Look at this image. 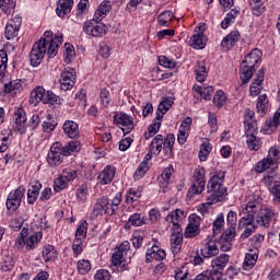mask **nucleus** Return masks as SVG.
Here are the masks:
<instances>
[{
	"label": "nucleus",
	"mask_w": 280,
	"mask_h": 280,
	"mask_svg": "<svg viewBox=\"0 0 280 280\" xmlns=\"http://www.w3.org/2000/svg\"><path fill=\"white\" fill-rule=\"evenodd\" d=\"M240 38H242V35L240 34V31H232L230 34H228L221 42V47L225 51H229V49H233L237 43H240Z\"/></svg>",
	"instance_id": "dca6fc26"
},
{
	"label": "nucleus",
	"mask_w": 280,
	"mask_h": 280,
	"mask_svg": "<svg viewBox=\"0 0 280 280\" xmlns=\"http://www.w3.org/2000/svg\"><path fill=\"white\" fill-rule=\"evenodd\" d=\"M161 119H163V115H161V113H158V116L155 117L153 122L149 126L148 130L156 135V132L161 130Z\"/></svg>",
	"instance_id": "13d9d810"
},
{
	"label": "nucleus",
	"mask_w": 280,
	"mask_h": 280,
	"mask_svg": "<svg viewBox=\"0 0 280 280\" xmlns=\"http://www.w3.org/2000/svg\"><path fill=\"white\" fill-rule=\"evenodd\" d=\"M94 279L95 280H110V272H108V270L101 269L95 273Z\"/></svg>",
	"instance_id": "774afa93"
},
{
	"label": "nucleus",
	"mask_w": 280,
	"mask_h": 280,
	"mask_svg": "<svg viewBox=\"0 0 280 280\" xmlns=\"http://www.w3.org/2000/svg\"><path fill=\"white\" fill-rule=\"evenodd\" d=\"M203 275L208 277V280H220L222 279V271L220 269H212L203 271Z\"/></svg>",
	"instance_id": "680f3d73"
},
{
	"label": "nucleus",
	"mask_w": 280,
	"mask_h": 280,
	"mask_svg": "<svg viewBox=\"0 0 280 280\" xmlns=\"http://www.w3.org/2000/svg\"><path fill=\"white\" fill-rule=\"evenodd\" d=\"M256 106H257L258 113H266V110L268 109V95L266 94L259 95Z\"/></svg>",
	"instance_id": "864d4df0"
},
{
	"label": "nucleus",
	"mask_w": 280,
	"mask_h": 280,
	"mask_svg": "<svg viewBox=\"0 0 280 280\" xmlns=\"http://www.w3.org/2000/svg\"><path fill=\"white\" fill-rule=\"evenodd\" d=\"M257 132V120L245 122V135L250 137Z\"/></svg>",
	"instance_id": "0e129e2a"
},
{
	"label": "nucleus",
	"mask_w": 280,
	"mask_h": 280,
	"mask_svg": "<svg viewBox=\"0 0 280 280\" xmlns=\"http://www.w3.org/2000/svg\"><path fill=\"white\" fill-rule=\"evenodd\" d=\"M61 176L65 178L67 183L71 180H75L78 178V171L71 170V168H66L63 170Z\"/></svg>",
	"instance_id": "052dcab7"
},
{
	"label": "nucleus",
	"mask_w": 280,
	"mask_h": 280,
	"mask_svg": "<svg viewBox=\"0 0 280 280\" xmlns=\"http://www.w3.org/2000/svg\"><path fill=\"white\" fill-rule=\"evenodd\" d=\"M195 74L197 82H205V80H207V66H205V62H196Z\"/></svg>",
	"instance_id": "2f4dec72"
},
{
	"label": "nucleus",
	"mask_w": 280,
	"mask_h": 280,
	"mask_svg": "<svg viewBox=\"0 0 280 280\" xmlns=\"http://www.w3.org/2000/svg\"><path fill=\"white\" fill-rule=\"evenodd\" d=\"M197 235H200V228L188 224L185 229L184 236L188 240H191L197 237Z\"/></svg>",
	"instance_id": "603ef678"
},
{
	"label": "nucleus",
	"mask_w": 280,
	"mask_h": 280,
	"mask_svg": "<svg viewBox=\"0 0 280 280\" xmlns=\"http://www.w3.org/2000/svg\"><path fill=\"white\" fill-rule=\"evenodd\" d=\"M139 198H141V192H139L135 189H130L126 195L125 202H127V205H132V202H137V200H139Z\"/></svg>",
	"instance_id": "bf43d9fd"
},
{
	"label": "nucleus",
	"mask_w": 280,
	"mask_h": 280,
	"mask_svg": "<svg viewBox=\"0 0 280 280\" xmlns=\"http://www.w3.org/2000/svg\"><path fill=\"white\" fill-rule=\"evenodd\" d=\"M172 11H164L158 16V23L161 27H167V21H171L173 18Z\"/></svg>",
	"instance_id": "3c124183"
},
{
	"label": "nucleus",
	"mask_w": 280,
	"mask_h": 280,
	"mask_svg": "<svg viewBox=\"0 0 280 280\" xmlns=\"http://www.w3.org/2000/svg\"><path fill=\"white\" fill-rule=\"evenodd\" d=\"M183 246V228L180 224H175L171 228V250L174 255L180 253V247Z\"/></svg>",
	"instance_id": "6e6552de"
},
{
	"label": "nucleus",
	"mask_w": 280,
	"mask_h": 280,
	"mask_svg": "<svg viewBox=\"0 0 280 280\" xmlns=\"http://www.w3.org/2000/svg\"><path fill=\"white\" fill-rule=\"evenodd\" d=\"M166 253L164 249L160 248L156 245H153L151 248L147 250V264H150V261H163L166 257Z\"/></svg>",
	"instance_id": "f3484780"
},
{
	"label": "nucleus",
	"mask_w": 280,
	"mask_h": 280,
	"mask_svg": "<svg viewBox=\"0 0 280 280\" xmlns=\"http://www.w3.org/2000/svg\"><path fill=\"white\" fill-rule=\"evenodd\" d=\"M246 143L249 150H254L255 152L261 148V139L257 138L255 135L247 136Z\"/></svg>",
	"instance_id": "37998d69"
},
{
	"label": "nucleus",
	"mask_w": 280,
	"mask_h": 280,
	"mask_svg": "<svg viewBox=\"0 0 280 280\" xmlns=\"http://www.w3.org/2000/svg\"><path fill=\"white\" fill-rule=\"evenodd\" d=\"M14 8H16L14 0H0V9L4 14H12Z\"/></svg>",
	"instance_id": "c03bdc74"
},
{
	"label": "nucleus",
	"mask_w": 280,
	"mask_h": 280,
	"mask_svg": "<svg viewBox=\"0 0 280 280\" xmlns=\"http://www.w3.org/2000/svg\"><path fill=\"white\" fill-rule=\"evenodd\" d=\"M114 124H116V126L125 127L122 128L124 135H130V132L135 130V118L128 114H116L114 116Z\"/></svg>",
	"instance_id": "9b49d317"
},
{
	"label": "nucleus",
	"mask_w": 280,
	"mask_h": 280,
	"mask_svg": "<svg viewBox=\"0 0 280 280\" xmlns=\"http://www.w3.org/2000/svg\"><path fill=\"white\" fill-rule=\"evenodd\" d=\"M5 69H8V52L0 50V78L4 75Z\"/></svg>",
	"instance_id": "5fc2aeb1"
},
{
	"label": "nucleus",
	"mask_w": 280,
	"mask_h": 280,
	"mask_svg": "<svg viewBox=\"0 0 280 280\" xmlns=\"http://www.w3.org/2000/svg\"><path fill=\"white\" fill-rule=\"evenodd\" d=\"M261 203L258 201H249L246 207L243 209V217L238 222V226H245L244 232L241 237L246 240L257 231V225H255V214L259 211Z\"/></svg>",
	"instance_id": "f03ea898"
},
{
	"label": "nucleus",
	"mask_w": 280,
	"mask_h": 280,
	"mask_svg": "<svg viewBox=\"0 0 280 280\" xmlns=\"http://www.w3.org/2000/svg\"><path fill=\"white\" fill-rule=\"evenodd\" d=\"M199 32L190 37V47L194 49H205V45H207V38L205 37V25L198 26Z\"/></svg>",
	"instance_id": "2eb2a0df"
},
{
	"label": "nucleus",
	"mask_w": 280,
	"mask_h": 280,
	"mask_svg": "<svg viewBox=\"0 0 280 280\" xmlns=\"http://www.w3.org/2000/svg\"><path fill=\"white\" fill-rule=\"evenodd\" d=\"M42 255L45 261H51V259H56L58 254L56 253V248L52 245H47L44 247Z\"/></svg>",
	"instance_id": "79ce46f5"
},
{
	"label": "nucleus",
	"mask_w": 280,
	"mask_h": 280,
	"mask_svg": "<svg viewBox=\"0 0 280 280\" xmlns=\"http://www.w3.org/2000/svg\"><path fill=\"white\" fill-rule=\"evenodd\" d=\"M209 154H211V143L203 142L199 150V161H207Z\"/></svg>",
	"instance_id": "09e8293b"
},
{
	"label": "nucleus",
	"mask_w": 280,
	"mask_h": 280,
	"mask_svg": "<svg viewBox=\"0 0 280 280\" xmlns=\"http://www.w3.org/2000/svg\"><path fill=\"white\" fill-rule=\"evenodd\" d=\"M149 149L151 152H154V154H161V150H163V135L155 136L151 141Z\"/></svg>",
	"instance_id": "f704fd0d"
},
{
	"label": "nucleus",
	"mask_w": 280,
	"mask_h": 280,
	"mask_svg": "<svg viewBox=\"0 0 280 280\" xmlns=\"http://www.w3.org/2000/svg\"><path fill=\"white\" fill-rule=\"evenodd\" d=\"M185 218V211L180 209H176L168 213L165 218V221L170 224H173V226H176V224H180V220H184Z\"/></svg>",
	"instance_id": "c85d7f7f"
},
{
	"label": "nucleus",
	"mask_w": 280,
	"mask_h": 280,
	"mask_svg": "<svg viewBox=\"0 0 280 280\" xmlns=\"http://www.w3.org/2000/svg\"><path fill=\"white\" fill-rule=\"evenodd\" d=\"M207 182L205 180V168L195 170L188 196H198L205 191Z\"/></svg>",
	"instance_id": "423d86ee"
},
{
	"label": "nucleus",
	"mask_w": 280,
	"mask_h": 280,
	"mask_svg": "<svg viewBox=\"0 0 280 280\" xmlns=\"http://www.w3.org/2000/svg\"><path fill=\"white\" fill-rule=\"evenodd\" d=\"M175 141L176 138L173 133H168L165 139L163 138V150L167 159L172 158V148H174Z\"/></svg>",
	"instance_id": "c756f323"
},
{
	"label": "nucleus",
	"mask_w": 280,
	"mask_h": 280,
	"mask_svg": "<svg viewBox=\"0 0 280 280\" xmlns=\"http://www.w3.org/2000/svg\"><path fill=\"white\" fill-rule=\"evenodd\" d=\"M220 254L218 248V243L215 241H209L201 248V255L205 259H210V257H215Z\"/></svg>",
	"instance_id": "aec40b11"
},
{
	"label": "nucleus",
	"mask_w": 280,
	"mask_h": 280,
	"mask_svg": "<svg viewBox=\"0 0 280 280\" xmlns=\"http://www.w3.org/2000/svg\"><path fill=\"white\" fill-rule=\"evenodd\" d=\"M23 89V84H21V80H13L9 83L4 84V93H16Z\"/></svg>",
	"instance_id": "4c0bfd02"
},
{
	"label": "nucleus",
	"mask_w": 280,
	"mask_h": 280,
	"mask_svg": "<svg viewBox=\"0 0 280 280\" xmlns=\"http://www.w3.org/2000/svg\"><path fill=\"white\" fill-rule=\"evenodd\" d=\"M253 75H255V68L241 63V68H240L241 82H243V84H248Z\"/></svg>",
	"instance_id": "393cba45"
},
{
	"label": "nucleus",
	"mask_w": 280,
	"mask_h": 280,
	"mask_svg": "<svg viewBox=\"0 0 280 280\" xmlns=\"http://www.w3.org/2000/svg\"><path fill=\"white\" fill-rule=\"evenodd\" d=\"M265 185L272 187L276 183H279V176L277 175V170L273 168L267 172V175L264 177Z\"/></svg>",
	"instance_id": "a19ab883"
},
{
	"label": "nucleus",
	"mask_w": 280,
	"mask_h": 280,
	"mask_svg": "<svg viewBox=\"0 0 280 280\" xmlns=\"http://www.w3.org/2000/svg\"><path fill=\"white\" fill-rule=\"evenodd\" d=\"M261 60V52L259 49H253L247 56H245V59L242 61V65H245L247 67H252L255 69V65Z\"/></svg>",
	"instance_id": "5701e85b"
},
{
	"label": "nucleus",
	"mask_w": 280,
	"mask_h": 280,
	"mask_svg": "<svg viewBox=\"0 0 280 280\" xmlns=\"http://www.w3.org/2000/svg\"><path fill=\"white\" fill-rule=\"evenodd\" d=\"M238 14L240 11L232 9L231 12H229L224 20L221 22L222 30H229V26L232 25V23H235Z\"/></svg>",
	"instance_id": "473e14b6"
},
{
	"label": "nucleus",
	"mask_w": 280,
	"mask_h": 280,
	"mask_svg": "<svg viewBox=\"0 0 280 280\" xmlns=\"http://www.w3.org/2000/svg\"><path fill=\"white\" fill-rule=\"evenodd\" d=\"M77 268L80 275H88L91 271V261L89 260H79Z\"/></svg>",
	"instance_id": "6e6d98bb"
},
{
	"label": "nucleus",
	"mask_w": 280,
	"mask_h": 280,
	"mask_svg": "<svg viewBox=\"0 0 280 280\" xmlns=\"http://www.w3.org/2000/svg\"><path fill=\"white\" fill-rule=\"evenodd\" d=\"M72 9H73V0H59L56 12L60 19H65L67 14L71 13Z\"/></svg>",
	"instance_id": "4be33fe9"
},
{
	"label": "nucleus",
	"mask_w": 280,
	"mask_h": 280,
	"mask_svg": "<svg viewBox=\"0 0 280 280\" xmlns=\"http://www.w3.org/2000/svg\"><path fill=\"white\" fill-rule=\"evenodd\" d=\"M63 132L69 139H78L80 137V127L73 120H66L63 124Z\"/></svg>",
	"instance_id": "412c9836"
},
{
	"label": "nucleus",
	"mask_w": 280,
	"mask_h": 280,
	"mask_svg": "<svg viewBox=\"0 0 280 280\" xmlns=\"http://www.w3.org/2000/svg\"><path fill=\"white\" fill-rule=\"evenodd\" d=\"M196 93H198V95H200L201 97H203V100L206 102L211 101V95H213V86H208V88H201V86H197L194 88Z\"/></svg>",
	"instance_id": "ea45409f"
},
{
	"label": "nucleus",
	"mask_w": 280,
	"mask_h": 280,
	"mask_svg": "<svg viewBox=\"0 0 280 280\" xmlns=\"http://www.w3.org/2000/svg\"><path fill=\"white\" fill-rule=\"evenodd\" d=\"M61 150H62V156H71L73 152H80V150H82V144L78 140L70 141L65 147H62L61 144Z\"/></svg>",
	"instance_id": "bb28decb"
},
{
	"label": "nucleus",
	"mask_w": 280,
	"mask_h": 280,
	"mask_svg": "<svg viewBox=\"0 0 280 280\" xmlns=\"http://www.w3.org/2000/svg\"><path fill=\"white\" fill-rule=\"evenodd\" d=\"M229 259H230L229 254H222L219 257H217L214 260H212V266L218 270H224V268H226V264H229Z\"/></svg>",
	"instance_id": "c9c22d12"
},
{
	"label": "nucleus",
	"mask_w": 280,
	"mask_h": 280,
	"mask_svg": "<svg viewBox=\"0 0 280 280\" xmlns=\"http://www.w3.org/2000/svg\"><path fill=\"white\" fill-rule=\"evenodd\" d=\"M39 40H45V46L48 47V58H56L58 55V47L62 45V34L55 35L51 31H46L44 37Z\"/></svg>",
	"instance_id": "20e7f679"
},
{
	"label": "nucleus",
	"mask_w": 280,
	"mask_h": 280,
	"mask_svg": "<svg viewBox=\"0 0 280 280\" xmlns=\"http://www.w3.org/2000/svg\"><path fill=\"white\" fill-rule=\"evenodd\" d=\"M106 205H108V197H102L97 199L92 210V218H97L98 215H102V213H104V207H106Z\"/></svg>",
	"instance_id": "7c9ffc66"
},
{
	"label": "nucleus",
	"mask_w": 280,
	"mask_h": 280,
	"mask_svg": "<svg viewBox=\"0 0 280 280\" xmlns=\"http://www.w3.org/2000/svg\"><path fill=\"white\" fill-rule=\"evenodd\" d=\"M86 196H89V186L86 184H82L78 189H77V198L81 202L86 201Z\"/></svg>",
	"instance_id": "4d7b16f0"
},
{
	"label": "nucleus",
	"mask_w": 280,
	"mask_h": 280,
	"mask_svg": "<svg viewBox=\"0 0 280 280\" xmlns=\"http://www.w3.org/2000/svg\"><path fill=\"white\" fill-rule=\"evenodd\" d=\"M45 40H38L33 45V48L30 52L31 65L32 67H38L43 62L45 55L49 56V46L45 45Z\"/></svg>",
	"instance_id": "39448f33"
},
{
	"label": "nucleus",
	"mask_w": 280,
	"mask_h": 280,
	"mask_svg": "<svg viewBox=\"0 0 280 280\" xmlns=\"http://www.w3.org/2000/svg\"><path fill=\"white\" fill-rule=\"evenodd\" d=\"M225 176V172L218 171L210 178L208 182V191L210 195L207 198V203H201L198 206L197 210L199 213H207L209 205H218V202H222V200L226 198V187L222 185V183H224Z\"/></svg>",
	"instance_id": "f257e3e1"
},
{
	"label": "nucleus",
	"mask_w": 280,
	"mask_h": 280,
	"mask_svg": "<svg viewBox=\"0 0 280 280\" xmlns=\"http://www.w3.org/2000/svg\"><path fill=\"white\" fill-rule=\"evenodd\" d=\"M266 77V72L264 71V68H261L254 79V82L252 83L249 88V93L254 97L259 95L261 93V82H264V78Z\"/></svg>",
	"instance_id": "6ab92c4d"
},
{
	"label": "nucleus",
	"mask_w": 280,
	"mask_h": 280,
	"mask_svg": "<svg viewBox=\"0 0 280 280\" xmlns=\"http://www.w3.org/2000/svg\"><path fill=\"white\" fill-rule=\"evenodd\" d=\"M174 105V98L172 97H164L163 101L159 104L158 106V113H160V115H165V113H167V110H170V108H172V106Z\"/></svg>",
	"instance_id": "e433bc0d"
},
{
	"label": "nucleus",
	"mask_w": 280,
	"mask_h": 280,
	"mask_svg": "<svg viewBox=\"0 0 280 280\" xmlns=\"http://www.w3.org/2000/svg\"><path fill=\"white\" fill-rule=\"evenodd\" d=\"M148 170H150V166H148L147 161H143L133 174L135 180H139V179L143 178V176H145V173L148 172Z\"/></svg>",
	"instance_id": "8fccbe9b"
},
{
	"label": "nucleus",
	"mask_w": 280,
	"mask_h": 280,
	"mask_svg": "<svg viewBox=\"0 0 280 280\" xmlns=\"http://www.w3.org/2000/svg\"><path fill=\"white\" fill-rule=\"evenodd\" d=\"M224 229V215L219 214L218 218L213 221L212 231L214 235H218Z\"/></svg>",
	"instance_id": "de8ad7c7"
},
{
	"label": "nucleus",
	"mask_w": 280,
	"mask_h": 280,
	"mask_svg": "<svg viewBox=\"0 0 280 280\" xmlns=\"http://www.w3.org/2000/svg\"><path fill=\"white\" fill-rule=\"evenodd\" d=\"M249 5L252 8V13L254 16H261L266 12V7L261 0H250Z\"/></svg>",
	"instance_id": "72a5a7b5"
},
{
	"label": "nucleus",
	"mask_w": 280,
	"mask_h": 280,
	"mask_svg": "<svg viewBox=\"0 0 280 280\" xmlns=\"http://www.w3.org/2000/svg\"><path fill=\"white\" fill-rule=\"evenodd\" d=\"M39 102H45V88L37 86L31 92L30 104L38 106Z\"/></svg>",
	"instance_id": "b1692460"
},
{
	"label": "nucleus",
	"mask_w": 280,
	"mask_h": 280,
	"mask_svg": "<svg viewBox=\"0 0 280 280\" xmlns=\"http://www.w3.org/2000/svg\"><path fill=\"white\" fill-rule=\"evenodd\" d=\"M47 163L50 167H58L62 163V143L54 142L47 154Z\"/></svg>",
	"instance_id": "0eeeda50"
},
{
	"label": "nucleus",
	"mask_w": 280,
	"mask_h": 280,
	"mask_svg": "<svg viewBox=\"0 0 280 280\" xmlns=\"http://www.w3.org/2000/svg\"><path fill=\"white\" fill-rule=\"evenodd\" d=\"M259 256L257 254H246L245 260L243 262L244 270H250L255 267V264H257V259Z\"/></svg>",
	"instance_id": "58836bf2"
},
{
	"label": "nucleus",
	"mask_w": 280,
	"mask_h": 280,
	"mask_svg": "<svg viewBox=\"0 0 280 280\" xmlns=\"http://www.w3.org/2000/svg\"><path fill=\"white\" fill-rule=\"evenodd\" d=\"M102 16H104V14L97 13L96 11L93 20L84 23L83 32L88 34V36H93L94 38H102V36H106V25L100 23V21H102Z\"/></svg>",
	"instance_id": "7ed1b4c3"
},
{
	"label": "nucleus",
	"mask_w": 280,
	"mask_h": 280,
	"mask_svg": "<svg viewBox=\"0 0 280 280\" xmlns=\"http://www.w3.org/2000/svg\"><path fill=\"white\" fill-rule=\"evenodd\" d=\"M40 189H43V184H40V182H35V184L31 186L27 191L28 205H34V202H36V200L38 199V194H40Z\"/></svg>",
	"instance_id": "a878e982"
},
{
	"label": "nucleus",
	"mask_w": 280,
	"mask_h": 280,
	"mask_svg": "<svg viewBox=\"0 0 280 280\" xmlns=\"http://www.w3.org/2000/svg\"><path fill=\"white\" fill-rule=\"evenodd\" d=\"M255 215L256 224H258V226H264L265 229H269L270 222L275 220V211L270 210L269 208L261 209V206Z\"/></svg>",
	"instance_id": "f8f14e48"
},
{
	"label": "nucleus",
	"mask_w": 280,
	"mask_h": 280,
	"mask_svg": "<svg viewBox=\"0 0 280 280\" xmlns=\"http://www.w3.org/2000/svg\"><path fill=\"white\" fill-rule=\"evenodd\" d=\"M159 63L165 69H174L176 67V62L165 56L159 57Z\"/></svg>",
	"instance_id": "e2e57ef3"
},
{
	"label": "nucleus",
	"mask_w": 280,
	"mask_h": 280,
	"mask_svg": "<svg viewBox=\"0 0 280 280\" xmlns=\"http://www.w3.org/2000/svg\"><path fill=\"white\" fill-rule=\"evenodd\" d=\"M280 158V148L279 147H271L269 149V153L267 159H271L272 160V164L275 165V161H279Z\"/></svg>",
	"instance_id": "69168bd1"
},
{
	"label": "nucleus",
	"mask_w": 280,
	"mask_h": 280,
	"mask_svg": "<svg viewBox=\"0 0 280 280\" xmlns=\"http://www.w3.org/2000/svg\"><path fill=\"white\" fill-rule=\"evenodd\" d=\"M25 196V188L18 187L14 191L10 192L7 198V209L9 211H16L21 207V200Z\"/></svg>",
	"instance_id": "9d476101"
},
{
	"label": "nucleus",
	"mask_w": 280,
	"mask_h": 280,
	"mask_svg": "<svg viewBox=\"0 0 280 280\" xmlns=\"http://www.w3.org/2000/svg\"><path fill=\"white\" fill-rule=\"evenodd\" d=\"M145 217L141 213H133L129 217L128 222L125 225V229L130 230L131 226H144Z\"/></svg>",
	"instance_id": "cd10ccee"
},
{
	"label": "nucleus",
	"mask_w": 280,
	"mask_h": 280,
	"mask_svg": "<svg viewBox=\"0 0 280 280\" xmlns=\"http://www.w3.org/2000/svg\"><path fill=\"white\" fill-rule=\"evenodd\" d=\"M15 117V129L20 135H25V131L27 130V114H25V109L18 108L14 112Z\"/></svg>",
	"instance_id": "4468645a"
},
{
	"label": "nucleus",
	"mask_w": 280,
	"mask_h": 280,
	"mask_svg": "<svg viewBox=\"0 0 280 280\" xmlns=\"http://www.w3.org/2000/svg\"><path fill=\"white\" fill-rule=\"evenodd\" d=\"M21 25H23V19L19 15L9 20L4 28V37L7 40H12L19 36V32H21Z\"/></svg>",
	"instance_id": "1a4fd4ad"
},
{
	"label": "nucleus",
	"mask_w": 280,
	"mask_h": 280,
	"mask_svg": "<svg viewBox=\"0 0 280 280\" xmlns=\"http://www.w3.org/2000/svg\"><path fill=\"white\" fill-rule=\"evenodd\" d=\"M272 164V158H265L260 162L256 163L255 170L258 174H261V172H266Z\"/></svg>",
	"instance_id": "49530a36"
},
{
	"label": "nucleus",
	"mask_w": 280,
	"mask_h": 280,
	"mask_svg": "<svg viewBox=\"0 0 280 280\" xmlns=\"http://www.w3.org/2000/svg\"><path fill=\"white\" fill-rule=\"evenodd\" d=\"M115 167L107 165L97 177L100 185H110L113 183V178H115Z\"/></svg>",
	"instance_id": "a211bd4d"
},
{
	"label": "nucleus",
	"mask_w": 280,
	"mask_h": 280,
	"mask_svg": "<svg viewBox=\"0 0 280 280\" xmlns=\"http://www.w3.org/2000/svg\"><path fill=\"white\" fill-rule=\"evenodd\" d=\"M226 93H224L222 90H219L213 97V104L217 106V108H222V106L226 104Z\"/></svg>",
	"instance_id": "a18cd8bd"
},
{
	"label": "nucleus",
	"mask_w": 280,
	"mask_h": 280,
	"mask_svg": "<svg viewBox=\"0 0 280 280\" xmlns=\"http://www.w3.org/2000/svg\"><path fill=\"white\" fill-rule=\"evenodd\" d=\"M78 74H75V69L66 68L65 71L61 72V91H71V88L75 84V79Z\"/></svg>",
	"instance_id": "ddd939ff"
},
{
	"label": "nucleus",
	"mask_w": 280,
	"mask_h": 280,
	"mask_svg": "<svg viewBox=\"0 0 280 280\" xmlns=\"http://www.w3.org/2000/svg\"><path fill=\"white\" fill-rule=\"evenodd\" d=\"M65 187H67V182L62 176L55 179V182H54L55 191H62V189H65Z\"/></svg>",
	"instance_id": "338daca9"
}]
</instances>
